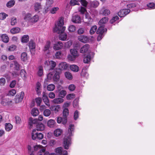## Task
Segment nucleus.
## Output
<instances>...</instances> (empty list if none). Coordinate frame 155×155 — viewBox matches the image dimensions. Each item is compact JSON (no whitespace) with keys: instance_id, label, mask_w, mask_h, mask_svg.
I'll return each mask as SVG.
<instances>
[{"instance_id":"nucleus-1","label":"nucleus","mask_w":155,"mask_h":155,"mask_svg":"<svg viewBox=\"0 0 155 155\" xmlns=\"http://www.w3.org/2000/svg\"><path fill=\"white\" fill-rule=\"evenodd\" d=\"M64 24L63 18L62 17L60 18L58 25H55L54 30V32H57L58 34H60L59 35L60 39L65 41L67 38V35L66 33L64 32L66 27L65 26H63Z\"/></svg>"},{"instance_id":"nucleus-2","label":"nucleus","mask_w":155,"mask_h":155,"mask_svg":"<svg viewBox=\"0 0 155 155\" xmlns=\"http://www.w3.org/2000/svg\"><path fill=\"white\" fill-rule=\"evenodd\" d=\"M74 126L73 124H70L69 125L68 132L69 135L67 137H65L64 139V148L66 149H68L71 143L70 137L72 135V132L74 131Z\"/></svg>"},{"instance_id":"nucleus-3","label":"nucleus","mask_w":155,"mask_h":155,"mask_svg":"<svg viewBox=\"0 0 155 155\" xmlns=\"http://www.w3.org/2000/svg\"><path fill=\"white\" fill-rule=\"evenodd\" d=\"M31 15L30 13H28L26 15L24 18V19L26 21L32 23L37 22L39 20V17L38 15H35L31 17Z\"/></svg>"},{"instance_id":"nucleus-4","label":"nucleus","mask_w":155,"mask_h":155,"mask_svg":"<svg viewBox=\"0 0 155 155\" xmlns=\"http://www.w3.org/2000/svg\"><path fill=\"white\" fill-rule=\"evenodd\" d=\"M59 76L57 73L55 72H50L47 75V79L48 80H53L55 81L59 80Z\"/></svg>"},{"instance_id":"nucleus-5","label":"nucleus","mask_w":155,"mask_h":155,"mask_svg":"<svg viewBox=\"0 0 155 155\" xmlns=\"http://www.w3.org/2000/svg\"><path fill=\"white\" fill-rule=\"evenodd\" d=\"M36 130L34 129L31 134L32 138L33 140L37 141L38 140H41L43 138V135L41 133L36 132Z\"/></svg>"},{"instance_id":"nucleus-6","label":"nucleus","mask_w":155,"mask_h":155,"mask_svg":"<svg viewBox=\"0 0 155 155\" xmlns=\"http://www.w3.org/2000/svg\"><path fill=\"white\" fill-rule=\"evenodd\" d=\"M70 52L73 56L72 57L71 55H69L68 56V58L71 61L74 60L76 58L79 56L78 51L75 49H71Z\"/></svg>"},{"instance_id":"nucleus-7","label":"nucleus","mask_w":155,"mask_h":155,"mask_svg":"<svg viewBox=\"0 0 155 155\" xmlns=\"http://www.w3.org/2000/svg\"><path fill=\"white\" fill-rule=\"evenodd\" d=\"M24 96V93L23 92H21L20 94L17 95L14 99V101L15 103H18L21 102Z\"/></svg>"},{"instance_id":"nucleus-8","label":"nucleus","mask_w":155,"mask_h":155,"mask_svg":"<svg viewBox=\"0 0 155 155\" xmlns=\"http://www.w3.org/2000/svg\"><path fill=\"white\" fill-rule=\"evenodd\" d=\"M130 10L128 9L120 10L118 13V15L120 17H124L130 13Z\"/></svg>"},{"instance_id":"nucleus-9","label":"nucleus","mask_w":155,"mask_h":155,"mask_svg":"<svg viewBox=\"0 0 155 155\" xmlns=\"http://www.w3.org/2000/svg\"><path fill=\"white\" fill-rule=\"evenodd\" d=\"M110 10L104 6L100 10L99 13L100 14L104 16H107L110 14Z\"/></svg>"},{"instance_id":"nucleus-10","label":"nucleus","mask_w":155,"mask_h":155,"mask_svg":"<svg viewBox=\"0 0 155 155\" xmlns=\"http://www.w3.org/2000/svg\"><path fill=\"white\" fill-rule=\"evenodd\" d=\"M62 148L61 147H58L55 149V152L57 155H68V152L66 150H63Z\"/></svg>"},{"instance_id":"nucleus-11","label":"nucleus","mask_w":155,"mask_h":155,"mask_svg":"<svg viewBox=\"0 0 155 155\" xmlns=\"http://www.w3.org/2000/svg\"><path fill=\"white\" fill-rule=\"evenodd\" d=\"M51 42L50 41H47L43 49V51L45 53L49 54L50 52L49 49L51 47Z\"/></svg>"},{"instance_id":"nucleus-12","label":"nucleus","mask_w":155,"mask_h":155,"mask_svg":"<svg viewBox=\"0 0 155 155\" xmlns=\"http://www.w3.org/2000/svg\"><path fill=\"white\" fill-rule=\"evenodd\" d=\"M63 44L61 41H58L54 44L53 48L56 50H59L63 48Z\"/></svg>"},{"instance_id":"nucleus-13","label":"nucleus","mask_w":155,"mask_h":155,"mask_svg":"<svg viewBox=\"0 0 155 155\" xmlns=\"http://www.w3.org/2000/svg\"><path fill=\"white\" fill-rule=\"evenodd\" d=\"M42 99L44 103L48 107L50 106V103L48 97L45 93L44 92L43 93Z\"/></svg>"},{"instance_id":"nucleus-14","label":"nucleus","mask_w":155,"mask_h":155,"mask_svg":"<svg viewBox=\"0 0 155 155\" xmlns=\"http://www.w3.org/2000/svg\"><path fill=\"white\" fill-rule=\"evenodd\" d=\"M90 46L88 44H86L81 48L80 50V52L82 53L86 52L89 50Z\"/></svg>"},{"instance_id":"nucleus-15","label":"nucleus","mask_w":155,"mask_h":155,"mask_svg":"<svg viewBox=\"0 0 155 155\" xmlns=\"http://www.w3.org/2000/svg\"><path fill=\"white\" fill-rule=\"evenodd\" d=\"M34 149L35 151L39 150L40 152H44L45 151V150L42 147V146L39 145L34 146Z\"/></svg>"},{"instance_id":"nucleus-16","label":"nucleus","mask_w":155,"mask_h":155,"mask_svg":"<svg viewBox=\"0 0 155 155\" xmlns=\"http://www.w3.org/2000/svg\"><path fill=\"white\" fill-rule=\"evenodd\" d=\"M72 21L75 23H79L81 22V18L78 15H74L72 17Z\"/></svg>"},{"instance_id":"nucleus-17","label":"nucleus","mask_w":155,"mask_h":155,"mask_svg":"<svg viewBox=\"0 0 155 155\" xmlns=\"http://www.w3.org/2000/svg\"><path fill=\"white\" fill-rule=\"evenodd\" d=\"M36 102L37 104V106H40V105L41 103L42 102V99L40 97H38L35 99V101H33L32 102V106H35V103Z\"/></svg>"},{"instance_id":"nucleus-18","label":"nucleus","mask_w":155,"mask_h":155,"mask_svg":"<svg viewBox=\"0 0 155 155\" xmlns=\"http://www.w3.org/2000/svg\"><path fill=\"white\" fill-rule=\"evenodd\" d=\"M68 67V66L66 62H62L59 64V68L60 70H66Z\"/></svg>"},{"instance_id":"nucleus-19","label":"nucleus","mask_w":155,"mask_h":155,"mask_svg":"<svg viewBox=\"0 0 155 155\" xmlns=\"http://www.w3.org/2000/svg\"><path fill=\"white\" fill-rule=\"evenodd\" d=\"M70 70L74 72H77L79 71V67L75 64L71 65L70 66Z\"/></svg>"},{"instance_id":"nucleus-20","label":"nucleus","mask_w":155,"mask_h":155,"mask_svg":"<svg viewBox=\"0 0 155 155\" xmlns=\"http://www.w3.org/2000/svg\"><path fill=\"white\" fill-rule=\"evenodd\" d=\"M0 37L2 41L5 43H7L9 41V38L8 35L6 34L0 35Z\"/></svg>"},{"instance_id":"nucleus-21","label":"nucleus","mask_w":155,"mask_h":155,"mask_svg":"<svg viewBox=\"0 0 155 155\" xmlns=\"http://www.w3.org/2000/svg\"><path fill=\"white\" fill-rule=\"evenodd\" d=\"M107 29L106 28H104L103 26H101L99 28L97 31V33L98 34H103L104 32H106Z\"/></svg>"},{"instance_id":"nucleus-22","label":"nucleus","mask_w":155,"mask_h":155,"mask_svg":"<svg viewBox=\"0 0 155 155\" xmlns=\"http://www.w3.org/2000/svg\"><path fill=\"white\" fill-rule=\"evenodd\" d=\"M36 130L37 131H42L45 129V126L41 123H39L36 125Z\"/></svg>"},{"instance_id":"nucleus-23","label":"nucleus","mask_w":155,"mask_h":155,"mask_svg":"<svg viewBox=\"0 0 155 155\" xmlns=\"http://www.w3.org/2000/svg\"><path fill=\"white\" fill-rule=\"evenodd\" d=\"M37 122V119H33L32 117H30L29 119L28 124L30 126V127H31L33 124H36Z\"/></svg>"},{"instance_id":"nucleus-24","label":"nucleus","mask_w":155,"mask_h":155,"mask_svg":"<svg viewBox=\"0 0 155 155\" xmlns=\"http://www.w3.org/2000/svg\"><path fill=\"white\" fill-rule=\"evenodd\" d=\"M78 39L80 41L85 43L88 40V38L87 37L84 35H81L78 37Z\"/></svg>"},{"instance_id":"nucleus-25","label":"nucleus","mask_w":155,"mask_h":155,"mask_svg":"<svg viewBox=\"0 0 155 155\" xmlns=\"http://www.w3.org/2000/svg\"><path fill=\"white\" fill-rule=\"evenodd\" d=\"M64 99L61 98H58L54 99L53 101V102L55 104H60L62 103Z\"/></svg>"},{"instance_id":"nucleus-26","label":"nucleus","mask_w":155,"mask_h":155,"mask_svg":"<svg viewBox=\"0 0 155 155\" xmlns=\"http://www.w3.org/2000/svg\"><path fill=\"white\" fill-rule=\"evenodd\" d=\"M56 123V122L54 120L52 119L49 120L48 122L47 125L50 127H53Z\"/></svg>"},{"instance_id":"nucleus-27","label":"nucleus","mask_w":155,"mask_h":155,"mask_svg":"<svg viewBox=\"0 0 155 155\" xmlns=\"http://www.w3.org/2000/svg\"><path fill=\"white\" fill-rule=\"evenodd\" d=\"M67 92L66 91L63 90H59L58 96L61 98L64 97L66 95Z\"/></svg>"},{"instance_id":"nucleus-28","label":"nucleus","mask_w":155,"mask_h":155,"mask_svg":"<svg viewBox=\"0 0 155 155\" xmlns=\"http://www.w3.org/2000/svg\"><path fill=\"white\" fill-rule=\"evenodd\" d=\"M13 128V126L9 123H7L5 124V130L7 131H10Z\"/></svg>"},{"instance_id":"nucleus-29","label":"nucleus","mask_w":155,"mask_h":155,"mask_svg":"<svg viewBox=\"0 0 155 155\" xmlns=\"http://www.w3.org/2000/svg\"><path fill=\"white\" fill-rule=\"evenodd\" d=\"M108 18L107 17H104L101 19L99 22V25H101L105 24L107 22L108 20Z\"/></svg>"},{"instance_id":"nucleus-30","label":"nucleus","mask_w":155,"mask_h":155,"mask_svg":"<svg viewBox=\"0 0 155 155\" xmlns=\"http://www.w3.org/2000/svg\"><path fill=\"white\" fill-rule=\"evenodd\" d=\"M84 21L87 22H89L91 21L92 19L88 14H85L84 17Z\"/></svg>"},{"instance_id":"nucleus-31","label":"nucleus","mask_w":155,"mask_h":155,"mask_svg":"<svg viewBox=\"0 0 155 155\" xmlns=\"http://www.w3.org/2000/svg\"><path fill=\"white\" fill-rule=\"evenodd\" d=\"M35 42L32 41H30L29 42V47L31 49H34L35 48Z\"/></svg>"},{"instance_id":"nucleus-32","label":"nucleus","mask_w":155,"mask_h":155,"mask_svg":"<svg viewBox=\"0 0 155 155\" xmlns=\"http://www.w3.org/2000/svg\"><path fill=\"white\" fill-rule=\"evenodd\" d=\"M31 113L33 116H36L38 115L39 111L37 108H34L32 109Z\"/></svg>"},{"instance_id":"nucleus-33","label":"nucleus","mask_w":155,"mask_h":155,"mask_svg":"<svg viewBox=\"0 0 155 155\" xmlns=\"http://www.w3.org/2000/svg\"><path fill=\"white\" fill-rule=\"evenodd\" d=\"M20 31V29L18 27H15L12 28L10 32L11 33L15 34L19 33Z\"/></svg>"},{"instance_id":"nucleus-34","label":"nucleus","mask_w":155,"mask_h":155,"mask_svg":"<svg viewBox=\"0 0 155 155\" xmlns=\"http://www.w3.org/2000/svg\"><path fill=\"white\" fill-rule=\"evenodd\" d=\"M62 132V130L59 129H56L54 132V134L55 136L56 137H58L60 136Z\"/></svg>"},{"instance_id":"nucleus-35","label":"nucleus","mask_w":155,"mask_h":155,"mask_svg":"<svg viewBox=\"0 0 155 155\" xmlns=\"http://www.w3.org/2000/svg\"><path fill=\"white\" fill-rule=\"evenodd\" d=\"M41 84L39 82H38L36 84V90L38 94H39L40 93V90L41 88Z\"/></svg>"},{"instance_id":"nucleus-36","label":"nucleus","mask_w":155,"mask_h":155,"mask_svg":"<svg viewBox=\"0 0 155 155\" xmlns=\"http://www.w3.org/2000/svg\"><path fill=\"white\" fill-rule=\"evenodd\" d=\"M49 65L50 67V70H53L56 65V63L53 61H50Z\"/></svg>"},{"instance_id":"nucleus-37","label":"nucleus","mask_w":155,"mask_h":155,"mask_svg":"<svg viewBox=\"0 0 155 155\" xmlns=\"http://www.w3.org/2000/svg\"><path fill=\"white\" fill-rule=\"evenodd\" d=\"M65 75L66 78L68 80H71L73 76L71 73L68 71H66L65 73Z\"/></svg>"},{"instance_id":"nucleus-38","label":"nucleus","mask_w":155,"mask_h":155,"mask_svg":"<svg viewBox=\"0 0 155 155\" xmlns=\"http://www.w3.org/2000/svg\"><path fill=\"white\" fill-rule=\"evenodd\" d=\"M21 60L24 61H26L27 60V56L26 53L23 52L21 55Z\"/></svg>"},{"instance_id":"nucleus-39","label":"nucleus","mask_w":155,"mask_h":155,"mask_svg":"<svg viewBox=\"0 0 155 155\" xmlns=\"http://www.w3.org/2000/svg\"><path fill=\"white\" fill-rule=\"evenodd\" d=\"M15 2L14 0H11L9 1L6 4V6L8 8H11L15 5Z\"/></svg>"},{"instance_id":"nucleus-40","label":"nucleus","mask_w":155,"mask_h":155,"mask_svg":"<svg viewBox=\"0 0 155 155\" xmlns=\"http://www.w3.org/2000/svg\"><path fill=\"white\" fill-rule=\"evenodd\" d=\"M147 6L149 9H153L155 8V2H150L147 4Z\"/></svg>"},{"instance_id":"nucleus-41","label":"nucleus","mask_w":155,"mask_h":155,"mask_svg":"<svg viewBox=\"0 0 155 155\" xmlns=\"http://www.w3.org/2000/svg\"><path fill=\"white\" fill-rule=\"evenodd\" d=\"M91 57L90 55H88L86 57H85L83 60L84 63H88L91 60Z\"/></svg>"},{"instance_id":"nucleus-42","label":"nucleus","mask_w":155,"mask_h":155,"mask_svg":"<svg viewBox=\"0 0 155 155\" xmlns=\"http://www.w3.org/2000/svg\"><path fill=\"white\" fill-rule=\"evenodd\" d=\"M29 37L28 35H24L21 38V41L22 42L25 43L28 41Z\"/></svg>"},{"instance_id":"nucleus-43","label":"nucleus","mask_w":155,"mask_h":155,"mask_svg":"<svg viewBox=\"0 0 155 155\" xmlns=\"http://www.w3.org/2000/svg\"><path fill=\"white\" fill-rule=\"evenodd\" d=\"M55 86L54 84H50L48 85L47 87V89L48 91H53L55 89Z\"/></svg>"},{"instance_id":"nucleus-44","label":"nucleus","mask_w":155,"mask_h":155,"mask_svg":"<svg viewBox=\"0 0 155 155\" xmlns=\"http://www.w3.org/2000/svg\"><path fill=\"white\" fill-rule=\"evenodd\" d=\"M43 68L42 66H39L38 67V74L39 76H41L43 75Z\"/></svg>"},{"instance_id":"nucleus-45","label":"nucleus","mask_w":155,"mask_h":155,"mask_svg":"<svg viewBox=\"0 0 155 155\" xmlns=\"http://www.w3.org/2000/svg\"><path fill=\"white\" fill-rule=\"evenodd\" d=\"M41 8V6L40 3H36L35 4L34 8L36 11L39 10Z\"/></svg>"},{"instance_id":"nucleus-46","label":"nucleus","mask_w":155,"mask_h":155,"mask_svg":"<svg viewBox=\"0 0 155 155\" xmlns=\"http://www.w3.org/2000/svg\"><path fill=\"white\" fill-rule=\"evenodd\" d=\"M97 27L96 25L92 26L91 28L90 31V33L91 35L94 34L96 31Z\"/></svg>"},{"instance_id":"nucleus-47","label":"nucleus","mask_w":155,"mask_h":155,"mask_svg":"<svg viewBox=\"0 0 155 155\" xmlns=\"http://www.w3.org/2000/svg\"><path fill=\"white\" fill-rule=\"evenodd\" d=\"M99 5V2L97 1H94L91 2V6L94 8H96Z\"/></svg>"},{"instance_id":"nucleus-48","label":"nucleus","mask_w":155,"mask_h":155,"mask_svg":"<svg viewBox=\"0 0 155 155\" xmlns=\"http://www.w3.org/2000/svg\"><path fill=\"white\" fill-rule=\"evenodd\" d=\"M63 117H67L69 114V110L68 108H65L63 111Z\"/></svg>"},{"instance_id":"nucleus-49","label":"nucleus","mask_w":155,"mask_h":155,"mask_svg":"<svg viewBox=\"0 0 155 155\" xmlns=\"http://www.w3.org/2000/svg\"><path fill=\"white\" fill-rule=\"evenodd\" d=\"M75 97V94H68L66 96L67 99L70 100L74 99Z\"/></svg>"},{"instance_id":"nucleus-50","label":"nucleus","mask_w":155,"mask_h":155,"mask_svg":"<svg viewBox=\"0 0 155 155\" xmlns=\"http://www.w3.org/2000/svg\"><path fill=\"white\" fill-rule=\"evenodd\" d=\"M76 30V27L73 25H71L68 27V30L70 32H74Z\"/></svg>"},{"instance_id":"nucleus-51","label":"nucleus","mask_w":155,"mask_h":155,"mask_svg":"<svg viewBox=\"0 0 155 155\" xmlns=\"http://www.w3.org/2000/svg\"><path fill=\"white\" fill-rule=\"evenodd\" d=\"M85 28H79L77 31V33L79 35L83 34L85 31Z\"/></svg>"},{"instance_id":"nucleus-52","label":"nucleus","mask_w":155,"mask_h":155,"mask_svg":"<svg viewBox=\"0 0 155 155\" xmlns=\"http://www.w3.org/2000/svg\"><path fill=\"white\" fill-rule=\"evenodd\" d=\"M76 86L74 84H71L68 87V89L70 91H74L75 89Z\"/></svg>"},{"instance_id":"nucleus-53","label":"nucleus","mask_w":155,"mask_h":155,"mask_svg":"<svg viewBox=\"0 0 155 155\" xmlns=\"http://www.w3.org/2000/svg\"><path fill=\"white\" fill-rule=\"evenodd\" d=\"M51 114V111L49 109H45L44 112V115L48 117Z\"/></svg>"},{"instance_id":"nucleus-54","label":"nucleus","mask_w":155,"mask_h":155,"mask_svg":"<svg viewBox=\"0 0 155 155\" xmlns=\"http://www.w3.org/2000/svg\"><path fill=\"white\" fill-rule=\"evenodd\" d=\"M8 16V15L6 14L5 13H0V19L3 20L6 18V17Z\"/></svg>"},{"instance_id":"nucleus-55","label":"nucleus","mask_w":155,"mask_h":155,"mask_svg":"<svg viewBox=\"0 0 155 155\" xmlns=\"http://www.w3.org/2000/svg\"><path fill=\"white\" fill-rule=\"evenodd\" d=\"M16 48L15 45H12L9 47L8 49L9 51H13L16 49Z\"/></svg>"},{"instance_id":"nucleus-56","label":"nucleus","mask_w":155,"mask_h":155,"mask_svg":"<svg viewBox=\"0 0 155 155\" xmlns=\"http://www.w3.org/2000/svg\"><path fill=\"white\" fill-rule=\"evenodd\" d=\"M6 83V80L5 78H1L0 79V85L4 86Z\"/></svg>"},{"instance_id":"nucleus-57","label":"nucleus","mask_w":155,"mask_h":155,"mask_svg":"<svg viewBox=\"0 0 155 155\" xmlns=\"http://www.w3.org/2000/svg\"><path fill=\"white\" fill-rule=\"evenodd\" d=\"M58 9L59 8L57 7H54L50 10V12L51 14H54L56 13V12L58 10Z\"/></svg>"},{"instance_id":"nucleus-58","label":"nucleus","mask_w":155,"mask_h":155,"mask_svg":"<svg viewBox=\"0 0 155 155\" xmlns=\"http://www.w3.org/2000/svg\"><path fill=\"white\" fill-rule=\"evenodd\" d=\"M51 110L54 111L55 113L58 112L60 110V107H51Z\"/></svg>"},{"instance_id":"nucleus-59","label":"nucleus","mask_w":155,"mask_h":155,"mask_svg":"<svg viewBox=\"0 0 155 155\" xmlns=\"http://www.w3.org/2000/svg\"><path fill=\"white\" fill-rule=\"evenodd\" d=\"M17 23V19L16 18L13 17L12 18L11 23L12 25H15Z\"/></svg>"},{"instance_id":"nucleus-60","label":"nucleus","mask_w":155,"mask_h":155,"mask_svg":"<svg viewBox=\"0 0 155 155\" xmlns=\"http://www.w3.org/2000/svg\"><path fill=\"white\" fill-rule=\"evenodd\" d=\"M78 10L81 13L84 14L86 11V9L84 7H81L78 8Z\"/></svg>"},{"instance_id":"nucleus-61","label":"nucleus","mask_w":155,"mask_h":155,"mask_svg":"<svg viewBox=\"0 0 155 155\" xmlns=\"http://www.w3.org/2000/svg\"><path fill=\"white\" fill-rule=\"evenodd\" d=\"M26 73L25 71L23 69H22L21 70L20 72V75L21 77L22 78H25V75Z\"/></svg>"},{"instance_id":"nucleus-62","label":"nucleus","mask_w":155,"mask_h":155,"mask_svg":"<svg viewBox=\"0 0 155 155\" xmlns=\"http://www.w3.org/2000/svg\"><path fill=\"white\" fill-rule=\"evenodd\" d=\"M15 120L16 123L17 124H19L21 122V119L18 116H16L15 117Z\"/></svg>"},{"instance_id":"nucleus-63","label":"nucleus","mask_w":155,"mask_h":155,"mask_svg":"<svg viewBox=\"0 0 155 155\" xmlns=\"http://www.w3.org/2000/svg\"><path fill=\"white\" fill-rule=\"evenodd\" d=\"M79 112L78 111L76 110L74 114V119L75 120H76L78 117Z\"/></svg>"},{"instance_id":"nucleus-64","label":"nucleus","mask_w":155,"mask_h":155,"mask_svg":"<svg viewBox=\"0 0 155 155\" xmlns=\"http://www.w3.org/2000/svg\"><path fill=\"white\" fill-rule=\"evenodd\" d=\"M16 84V81L15 80L12 81L11 83L10 84V87L11 88H12L15 87V84Z\"/></svg>"}]
</instances>
